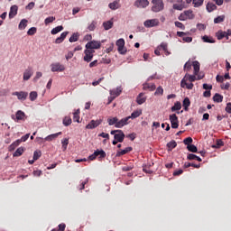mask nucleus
<instances>
[{"instance_id":"774afa93","label":"nucleus","mask_w":231,"mask_h":231,"mask_svg":"<svg viewBox=\"0 0 231 231\" xmlns=\"http://www.w3.org/2000/svg\"><path fill=\"white\" fill-rule=\"evenodd\" d=\"M226 113H231V103H227L226 106Z\"/></svg>"},{"instance_id":"20e7f679","label":"nucleus","mask_w":231,"mask_h":231,"mask_svg":"<svg viewBox=\"0 0 231 231\" xmlns=\"http://www.w3.org/2000/svg\"><path fill=\"white\" fill-rule=\"evenodd\" d=\"M116 44L117 46V51L120 53V55H125V53H127V49H125V40L121 38L116 41Z\"/></svg>"},{"instance_id":"c03bdc74","label":"nucleus","mask_w":231,"mask_h":231,"mask_svg":"<svg viewBox=\"0 0 231 231\" xmlns=\"http://www.w3.org/2000/svg\"><path fill=\"white\" fill-rule=\"evenodd\" d=\"M95 154L100 156V158H106V154L104 150H97L95 151Z\"/></svg>"},{"instance_id":"5701e85b","label":"nucleus","mask_w":231,"mask_h":231,"mask_svg":"<svg viewBox=\"0 0 231 231\" xmlns=\"http://www.w3.org/2000/svg\"><path fill=\"white\" fill-rule=\"evenodd\" d=\"M133 151V147H126L125 150L116 152V156H124L127 154V152H131Z\"/></svg>"},{"instance_id":"1a4fd4ad","label":"nucleus","mask_w":231,"mask_h":231,"mask_svg":"<svg viewBox=\"0 0 231 231\" xmlns=\"http://www.w3.org/2000/svg\"><path fill=\"white\" fill-rule=\"evenodd\" d=\"M64 69H66V67H64V65L60 64V62H56V63H52L51 65V70L55 73L57 71H64Z\"/></svg>"},{"instance_id":"f03ea898","label":"nucleus","mask_w":231,"mask_h":231,"mask_svg":"<svg viewBox=\"0 0 231 231\" xmlns=\"http://www.w3.org/2000/svg\"><path fill=\"white\" fill-rule=\"evenodd\" d=\"M152 12L158 14V12H162L165 8V4H163V0H152Z\"/></svg>"},{"instance_id":"de8ad7c7","label":"nucleus","mask_w":231,"mask_h":231,"mask_svg":"<svg viewBox=\"0 0 231 231\" xmlns=\"http://www.w3.org/2000/svg\"><path fill=\"white\" fill-rule=\"evenodd\" d=\"M187 149L189 151V152H198V147H196L194 144L188 145Z\"/></svg>"},{"instance_id":"09e8293b","label":"nucleus","mask_w":231,"mask_h":231,"mask_svg":"<svg viewBox=\"0 0 231 231\" xmlns=\"http://www.w3.org/2000/svg\"><path fill=\"white\" fill-rule=\"evenodd\" d=\"M69 41V42H77L79 41V33H73Z\"/></svg>"},{"instance_id":"79ce46f5","label":"nucleus","mask_w":231,"mask_h":231,"mask_svg":"<svg viewBox=\"0 0 231 231\" xmlns=\"http://www.w3.org/2000/svg\"><path fill=\"white\" fill-rule=\"evenodd\" d=\"M205 0H193V6L195 8H199V6H203V3Z\"/></svg>"},{"instance_id":"412c9836","label":"nucleus","mask_w":231,"mask_h":231,"mask_svg":"<svg viewBox=\"0 0 231 231\" xmlns=\"http://www.w3.org/2000/svg\"><path fill=\"white\" fill-rule=\"evenodd\" d=\"M143 86V89L144 90L154 91L156 89V85L154 84L144 83Z\"/></svg>"},{"instance_id":"864d4df0","label":"nucleus","mask_w":231,"mask_h":231,"mask_svg":"<svg viewBox=\"0 0 231 231\" xmlns=\"http://www.w3.org/2000/svg\"><path fill=\"white\" fill-rule=\"evenodd\" d=\"M42 152L41 151H35L33 152V160H35L37 162V160H39V158L42 156Z\"/></svg>"},{"instance_id":"473e14b6","label":"nucleus","mask_w":231,"mask_h":231,"mask_svg":"<svg viewBox=\"0 0 231 231\" xmlns=\"http://www.w3.org/2000/svg\"><path fill=\"white\" fill-rule=\"evenodd\" d=\"M203 42H208L209 44H214L216 42L215 40L212 39L210 36L204 35L202 36Z\"/></svg>"},{"instance_id":"9d476101","label":"nucleus","mask_w":231,"mask_h":231,"mask_svg":"<svg viewBox=\"0 0 231 231\" xmlns=\"http://www.w3.org/2000/svg\"><path fill=\"white\" fill-rule=\"evenodd\" d=\"M13 96L17 97L18 100L24 102V100L28 98V92L15 91V92H13Z\"/></svg>"},{"instance_id":"680f3d73","label":"nucleus","mask_w":231,"mask_h":231,"mask_svg":"<svg viewBox=\"0 0 231 231\" xmlns=\"http://www.w3.org/2000/svg\"><path fill=\"white\" fill-rule=\"evenodd\" d=\"M175 26L180 30H185V25L180 22H175Z\"/></svg>"},{"instance_id":"b1692460","label":"nucleus","mask_w":231,"mask_h":231,"mask_svg":"<svg viewBox=\"0 0 231 231\" xmlns=\"http://www.w3.org/2000/svg\"><path fill=\"white\" fill-rule=\"evenodd\" d=\"M62 30H64V26L59 25V26L53 28V29L51 31V35H57V33L62 32Z\"/></svg>"},{"instance_id":"ddd939ff","label":"nucleus","mask_w":231,"mask_h":231,"mask_svg":"<svg viewBox=\"0 0 231 231\" xmlns=\"http://www.w3.org/2000/svg\"><path fill=\"white\" fill-rule=\"evenodd\" d=\"M130 117L126 116L125 118H122L121 120L117 121L116 127L117 129H122L124 125H128Z\"/></svg>"},{"instance_id":"4c0bfd02","label":"nucleus","mask_w":231,"mask_h":231,"mask_svg":"<svg viewBox=\"0 0 231 231\" xmlns=\"http://www.w3.org/2000/svg\"><path fill=\"white\" fill-rule=\"evenodd\" d=\"M37 97H38L37 91H32L29 95L30 101L35 102V100H37Z\"/></svg>"},{"instance_id":"e2e57ef3","label":"nucleus","mask_w":231,"mask_h":231,"mask_svg":"<svg viewBox=\"0 0 231 231\" xmlns=\"http://www.w3.org/2000/svg\"><path fill=\"white\" fill-rule=\"evenodd\" d=\"M168 45L165 42L161 43L159 46V50H163V51H167Z\"/></svg>"},{"instance_id":"f8f14e48","label":"nucleus","mask_w":231,"mask_h":231,"mask_svg":"<svg viewBox=\"0 0 231 231\" xmlns=\"http://www.w3.org/2000/svg\"><path fill=\"white\" fill-rule=\"evenodd\" d=\"M134 5L136 8H147L149 0H136Z\"/></svg>"},{"instance_id":"13d9d810","label":"nucleus","mask_w":231,"mask_h":231,"mask_svg":"<svg viewBox=\"0 0 231 231\" xmlns=\"http://www.w3.org/2000/svg\"><path fill=\"white\" fill-rule=\"evenodd\" d=\"M193 140L192 137H187L186 139H184L183 143L185 145H190V143H192Z\"/></svg>"},{"instance_id":"72a5a7b5","label":"nucleus","mask_w":231,"mask_h":231,"mask_svg":"<svg viewBox=\"0 0 231 231\" xmlns=\"http://www.w3.org/2000/svg\"><path fill=\"white\" fill-rule=\"evenodd\" d=\"M27 26H28V20L23 19L20 22L18 28H19V30H24V28H26Z\"/></svg>"},{"instance_id":"dca6fc26","label":"nucleus","mask_w":231,"mask_h":231,"mask_svg":"<svg viewBox=\"0 0 231 231\" xmlns=\"http://www.w3.org/2000/svg\"><path fill=\"white\" fill-rule=\"evenodd\" d=\"M19 7L17 5H12L9 12V19H14L17 15Z\"/></svg>"},{"instance_id":"6e6d98bb","label":"nucleus","mask_w":231,"mask_h":231,"mask_svg":"<svg viewBox=\"0 0 231 231\" xmlns=\"http://www.w3.org/2000/svg\"><path fill=\"white\" fill-rule=\"evenodd\" d=\"M55 21V17L53 16H49L44 20V23L46 25L50 24V23H53Z\"/></svg>"},{"instance_id":"0e129e2a","label":"nucleus","mask_w":231,"mask_h":231,"mask_svg":"<svg viewBox=\"0 0 231 231\" xmlns=\"http://www.w3.org/2000/svg\"><path fill=\"white\" fill-rule=\"evenodd\" d=\"M179 21H187V16L184 12L180 14Z\"/></svg>"},{"instance_id":"a19ab883","label":"nucleus","mask_w":231,"mask_h":231,"mask_svg":"<svg viewBox=\"0 0 231 231\" xmlns=\"http://www.w3.org/2000/svg\"><path fill=\"white\" fill-rule=\"evenodd\" d=\"M181 109V103L180 101H177L173 106H171V111H180Z\"/></svg>"},{"instance_id":"7ed1b4c3","label":"nucleus","mask_w":231,"mask_h":231,"mask_svg":"<svg viewBox=\"0 0 231 231\" xmlns=\"http://www.w3.org/2000/svg\"><path fill=\"white\" fill-rule=\"evenodd\" d=\"M110 134L114 135V140H116L119 142V143H122L125 138V134H124V131L122 130H112L110 132Z\"/></svg>"},{"instance_id":"7c9ffc66","label":"nucleus","mask_w":231,"mask_h":231,"mask_svg":"<svg viewBox=\"0 0 231 231\" xmlns=\"http://www.w3.org/2000/svg\"><path fill=\"white\" fill-rule=\"evenodd\" d=\"M182 106L184 111H189V106H190V99H189V97L184 98Z\"/></svg>"},{"instance_id":"6ab92c4d","label":"nucleus","mask_w":231,"mask_h":231,"mask_svg":"<svg viewBox=\"0 0 231 231\" xmlns=\"http://www.w3.org/2000/svg\"><path fill=\"white\" fill-rule=\"evenodd\" d=\"M143 93H140L136 97V102L139 106H142V104H145V101L147 100V97H143Z\"/></svg>"},{"instance_id":"a878e982","label":"nucleus","mask_w":231,"mask_h":231,"mask_svg":"<svg viewBox=\"0 0 231 231\" xmlns=\"http://www.w3.org/2000/svg\"><path fill=\"white\" fill-rule=\"evenodd\" d=\"M208 12H214V10H217V5H216L213 3H208L207 6H206Z\"/></svg>"},{"instance_id":"49530a36","label":"nucleus","mask_w":231,"mask_h":231,"mask_svg":"<svg viewBox=\"0 0 231 231\" xmlns=\"http://www.w3.org/2000/svg\"><path fill=\"white\" fill-rule=\"evenodd\" d=\"M62 143V149L64 151H66V149H68V144L69 143V138H65L61 141Z\"/></svg>"},{"instance_id":"aec40b11","label":"nucleus","mask_w":231,"mask_h":231,"mask_svg":"<svg viewBox=\"0 0 231 231\" xmlns=\"http://www.w3.org/2000/svg\"><path fill=\"white\" fill-rule=\"evenodd\" d=\"M68 33H69V32H63L60 37H58L55 41L56 44H60L61 42H64V39H66V37H68Z\"/></svg>"},{"instance_id":"c9c22d12","label":"nucleus","mask_w":231,"mask_h":231,"mask_svg":"<svg viewBox=\"0 0 231 231\" xmlns=\"http://www.w3.org/2000/svg\"><path fill=\"white\" fill-rule=\"evenodd\" d=\"M108 125H115L116 127V124H118V117H113L107 119Z\"/></svg>"},{"instance_id":"39448f33","label":"nucleus","mask_w":231,"mask_h":231,"mask_svg":"<svg viewBox=\"0 0 231 231\" xmlns=\"http://www.w3.org/2000/svg\"><path fill=\"white\" fill-rule=\"evenodd\" d=\"M101 46L102 43L100 42L91 41L86 44L85 48H87V50H100Z\"/></svg>"},{"instance_id":"a211bd4d","label":"nucleus","mask_w":231,"mask_h":231,"mask_svg":"<svg viewBox=\"0 0 231 231\" xmlns=\"http://www.w3.org/2000/svg\"><path fill=\"white\" fill-rule=\"evenodd\" d=\"M110 10H118L120 8V0H115L114 2L108 5Z\"/></svg>"},{"instance_id":"5fc2aeb1","label":"nucleus","mask_w":231,"mask_h":231,"mask_svg":"<svg viewBox=\"0 0 231 231\" xmlns=\"http://www.w3.org/2000/svg\"><path fill=\"white\" fill-rule=\"evenodd\" d=\"M192 68V63L190 61H187L184 65V71H189Z\"/></svg>"},{"instance_id":"bf43d9fd","label":"nucleus","mask_w":231,"mask_h":231,"mask_svg":"<svg viewBox=\"0 0 231 231\" xmlns=\"http://www.w3.org/2000/svg\"><path fill=\"white\" fill-rule=\"evenodd\" d=\"M143 172H146L147 174H152V170L149 168V165H145L143 168Z\"/></svg>"},{"instance_id":"9b49d317","label":"nucleus","mask_w":231,"mask_h":231,"mask_svg":"<svg viewBox=\"0 0 231 231\" xmlns=\"http://www.w3.org/2000/svg\"><path fill=\"white\" fill-rule=\"evenodd\" d=\"M102 124V119L91 120L87 125L86 129H96Z\"/></svg>"},{"instance_id":"8fccbe9b","label":"nucleus","mask_w":231,"mask_h":231,"mask_svg":"<svg viewBox=\"0 0 231 231\" xmlns=\"http://www.w3.org/2000/svg\"><path fill=\"white\" fill-rule=\"evenodd\" d=\"M183 8H185V6L183 5V4H174V5H173V10L181 11V10H183Z\"/></svg>"},{"instance_id":"6e6552de","label":"nucleus","mask_w":231,"mask_h":231,"mask_svg":"<svg viewBox=\"0 0 231 231\" xmlns=\"http://www.w3.org/2000/svg\"><path fill=\"white\" fill-rule=\"evenodd\" d=\"M170 122L172 129H178V127H180V121L178 120V116H176V114L170 116Z\"/></svg>"},{"instance_id":"37998d69","label":"nucleus","mask_w":231,"mask_h":231,"mask_svg":"<svg viewBox=\"0 0 231 231\" xmlns=\"http://www.w3.org/2000/svg\"><path fill=\"white\" fill-rule=\"evenodd\" d=\"M184 14H186L187 19H194L195 17L192 10L184 11Z\"/></svg>"},{"instance_id":"f257e3e1","label":"nucleus","mask_w":231,"mask_h":231,"mask_svg":"<svg viewBox=\"0 0 231 231\" xmlns=\"http://www.w3.org/2000/svg\"><path fill=\"white\" fill-rule=\"evenodd\" d=\"M203 77H205V75H199L198 78H196V74H186L180 81V88H186V89H193L194 84L192 82H196V80H201Z\"/></svg>"},{"instance_id":"603ef678","label":"nucleus","mask_w":231,"mask_h":231,"mask_svg":"<svg viewBox=\"0 0 231 231\" xmlns=\"http://www.w3.org/2000/svg\"><path fill=\"white\" fill-rule=\"evenodd\" d=\"M36 33H37V28L36 27H32L27 32L28 35H35Z\"/></svg>"},{"instance_id":"e433bc0d","label":"nucleus","mask_w":231,"mask_h":231,"mask_svg":"<svg viewBox=\"0 0 231 231\" xmlns=\"http://www.w3.org/2000/svg\"><path fill=\"white\" fill-rule=\"evenodd\" d=\"M23 152H24V148L19 147V148L14 152V153L13 154V156H14V157L23 156Z\"/></svg>"},{"instance_id":"4468645a","label":"nucleus","mask_w":231,"mask_h":231,"mask_svg":"<svg viewBox=\"0 0 231 231\" xmlns=\"http://www.w3.org/2000/svg\"><path fill=\"white\" fill-rule=\"evenodd\" d=\"M121 94H122V87H117L116 88L110 90V95L111 97H113L112 100H115L116 97H120Z\"/></svg>"},{"instance_id":"0eeeda50","label":"nucleus","mask_w":231,"mask_h":231,"mask_svg":"<svg viewBox=\"0 0 231 231\" xmlns=\"http://www.w3.org/2000/svg\"><path fill=\"white\" fill-rule=\"evenodd\" d=\"M145 28H154V26H159L160 25V20L158 19H151V20H146L143 23Z\"/></svg>"},{"instance_id":"ea45409f","label":"nucleus","mask_w":231,"mask_h":231,"mask_svg":"<svg viewBox=\"0 0 231 231\" xmlns=\"http://www.w3.org/2000/svg\"><path fill=\"white\" fill-rule=\"evenodd\" d=\"M187 158H188V160H197V162H202L200 157H199L198 155L193 154V153L188 154Z\"/></svg>"},{"instance_id":"a18cd8bd","label":"nucleus","mask_w":231,"mask_h":231,"mask_svg":"<svg viewBox=\"0 0 231 231\" xmlns=\"http://www.w3.org/2000/svg\"><path fill=\"white\" fill-rule=\"evenodd\" d=\"M224 21H225V15H220L214 19L215 24H219V23H223Z\"/></svg>"},{"instance_id":"052dcab7","label":"nucleus","mask_w":231,"mask_h":231,"mask_svg":"<svg viewBox=\"0 0 231 231\" xmlns=\"http://www.w3.org/2000/svg\"><path fill=\"white\" fill-rule=\"evenodd\" d=\"M34 7H35V3H34V2H31V3H29V4L25 6V9H26V10H33Z\"/></svg>"},{"instance_id":"4be33fe9","label":"nucleus","mask_w":231,"mask_h":231,"mask_svg":"<svg viewBox=\"0 0 231 231\" xmlns=\"http://www.w3.org/2000/svg\"><path fill=\"white\" fill-rule=\"evenodd\" d=\"M16 120L19 122V120H24V117L26 116V114L23 112V110H18L15 114Z\"/></svg>"},{"instance_id":"393cba45","label":"nucleus","mask_w":231,"mask_h":231,"mask_svg":"<svg viewBox=\"0 0 231 231\" xmlns=\"http://www.w3.org/2000/svg\"><path fill=\"white\" fill-rule=\"evenodd\" d=\"M141 115L142 110H135L131 114V116H128V118H130V120H134V118H138V116H140Z\"/></svg>"},{"instance_id":"cd10ccee","label":"nucleus","mask_w":231,"mask_h":231,"mask_svg":"<svg viewBox=\"0 0 231 231\" xmlns=\"http://www.w3.org/2000/svg\"><path fill=\"white\" fill-rule=\"evenodd\" d=\"M216 37L218 41H221L222 39H225V37L226 38V32L218 31L216 33Z\"/></svg>"},{"instance_id":"c85d7f7f","label":"nucleus","mask_w":231,"mask_h":231,"mask_svg":"<svg viewBox=\"0 0 231 231\" xmlns=\"http://www.w3.org/2000/svg\"><path fill=\"white\" fill-rule=\"evenodd\" d=\"M193 69H194V75H198L199 73V61L195 60L193 61Z\"/></svg>"},{"instance_id":"338daca9","label":"nucleus","mask_w":231,"mask_h":231,"mask_svg":"<svg viewBox=\"0 0 231 231\" xmlns=\"http://www.w3.org/2000/svg\"><path fill=\"white\" fill-rule=\"evenodd\" d=\"M59 231H64L66 230V224H60L59 226Z\"/></svg>"},{"instance_id":"423d86ee","label":"nucleus","mask_w":231,"mask_h":231,"mask_svg":"<svg viewBox=\"0 0 231 231\" xmlns=\"http://www.w3.org/2000/svg\"><path fill=\"white\" fill-rule=\"evenodd\" d=\"M93 53H95V50L86 48L84 51L85 56L83 58L85 62H91L93 60Z\"/></svg>"},{"instance_id":"bb28decb","label":"nucleus","mask_w":231,"mask_h":231,"mask_svg":"<svg viewBox=\"0 0 231 231\" xmlns=\"http://www.w3.org/2000/svg\"><path fill=\"white\" fill-rule=\"evenodd\" d=\"M73 122L80 123V110L78 109L76 112L73 113Z\"/></svg>"},{"instance_id":"58836bf2","label":"nucleus","mask_w":231,"mask_h":231,"mask_svg":"<svg viewBox=\"0 0 231 231\" xmlns=\"http://www.w3.org/2000/svg\"><path fill=\"white\" fill-rule=\"evenodd\" d=\"M71 117L70 116H65L63 118V125H65V127H68V125H71Z\"/></svg>"},{"instance_id":"2eb2a0df","label":"nucleus","mask_w":231,"mask_h":231,"mask_svg":"<svg viewBox=\"0 0 231 231\" xmlns=\"http://www.w3.org/2000/svg\"><path fill=\"white\" fill-rule=\"evenodd\" d=\"M32 75H33V69H32V67H29L23 72V80H30Z\"/></svg>"},{"instance_id":"4d7b16f0","label":"nucleus","mask_w":231,"mask_h":231,"mask_svg":"<svg viewBox=\"0 0 231 231\" xmlns=\"http://www.w3.org/2000/svg\"><path fill=\"white\" fill-rule=\"evenodd\" d=\"M155 97L158 95H163V88L158 87L154 92Z\"/></svg>"},{"instance_id":"3c124183","label":"nucleus","mask_w":231,"mask_h":231,"mask_svg":"<svg viewBox=\"0 0 231 231\" xmlns=\"http://www.w3.org/2000/svg\"><path fill=\"white\" fill-rule=\"evenodd\" d=\"M95 28H97V22L93 21L88 26V30L89 32H94Z\"/></svg>"},{"instance_id":"f704fd0d","label":"nucleus","mask_w":231,"mask_h":231,"mask_svg":"<svg viewBox=\"0 0 231 231\" xmlns=\"http://www.w3.org/2000/svg\"><path fill=\"white\" fill-rule=\"evenodd\" d=\"M213 100L217 102V104H220V102H223V96L216 93L213 97Z\"/></svg>"},{"instance_id":"f3484780","label":"nucleus","mask_w":231,"mask_h":231,"mask_svg":"<svg viewBox=\"0 0 231 231\" xmlns=\"http://www.w3.org/2000/svg\"><path fill=\"white\" fill-rule=\"evenodd\" d=\"M62 134V132H59L56 134H50L44 138L45 142H53V140L59 138Z\"/></svg>"},{"instance_id":"69168bd1","label":"nucleus","mask_w":231,"mask_h":231,"mask_svg":"<svg viewBox=\"0 0 231 231\" xmlns=\"http://www.w3.org/2000/svg\"><path fill=\"white\" fill-rule=\"evenodd\" d=\"M28 138H30V134H26L25 135L22 136L20 139V142H26V140H28Z\"/></svg>"},{"instance_id":"c756f323","label":"nucleus","mask_w":231,"mask_h":231,"mask_svg":"<svg viewBox=\"0 0 231 231\" xmlns=\"http://www.w3.org/2000/svg\"><path fill=\"white\" fill-rule=\"evenodd\" d=\"M178 143L174 140L167 143L168 151H172V149H176Z\"/></svg>"},{"instance_id":"2f4dec72","label":"nucleus","mask_w":231,"mask_h":231,"mask_svg":"<svg viewBox=\"0 0 231 231\" xmlns=\"http://www.w3.org/2000/svg\"><path fill=\"white\" fill-rule=\"evenodd\" d=\"M103 28L105 30H111V28H113V21L109 20L103 23Z\"/></svg>"}]
</instances>
